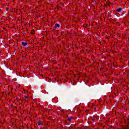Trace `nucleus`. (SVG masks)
<instances>
[{
	"instance_id": "1",
	"label": "nucleus",
	"mask_w": 129,
	"mask_h": 129,
	"mask_svg": "<svg viewBox=\"0 0 129 129\" xmlns=\"http://www.w3.org/2000/svg\"><path fill=\"white\" fill-rule=\"evenodd\" d=\"M121 10H122L121 8H119L116 9V11L118 12V13H120V12H121Z\"/></svg>"
},
{
	"instance_id": "2",
	"label": "nucleus",
	"mask_w": 129,
	"mask_h": 129,
	"mask_svg": "<svg viewBox=\"0 0 129 129\" xmlns=\"http://www.w3.org/2000/svg\"><path fill=\"white\" fill-rule=\"evenodd\" d=\"M54 28H55V29H56V28H60V25H59L58 24H56L54 25Z\"/></svg>"
},
{
	"instance_id": "3",
	"label": "nucleus",
	"mask_w": 129,
	"mask_h": 129,
	"mask_svg": "<svg viewBox=\"0 0 129 129\" xmlns=\"http://www.w3.org/2000/svg\"><path fill=\"white\" fill-rule=\"evenodd\" d=\"M27 43L26 42H22V46H27Z\"/></svg>"
},
{
	"instance_id": "4",
	"label": "nucleus",
	"mask_w": 129,
	"mask_h": 129,
	"mask_svg": "<svg viewBox=\"0 0 129 129\" xmlns=\"http://www.w3.org/2000/svg\"><path fill=\"white\" fill-rule=\"evenodd\" d=\"M72 120V117H68V120H69V121H71Z\"/></svg>"
},
{
	"instance_id": "5",
	"label": "nucleus",
	"mask_w": 129,
	"mask_h": 129,
	"mask_svg": "<svg viewBox=\"0 0 129 129\" xmlns=\"http://www.w3.org/2000/svg\"><path fill=\"white\" fill-rule=\"evenodd\" d=\"M38 125H41V124H42V122H41L40 121H38Z\"/></svg>"
},
{
	"instance_id": "6",
	"label": "nucleus",
	"mask_w": 129,
	"mask_h": 129,
	"mask_svg": "<svg viewBox=\"0 0 129 129\" xmlns=\"http://www.w3.org/2000/svg\"><path fill=\"white\" fill-rule=\"evenodd\" d=\"M24 97H25V98H28V95H26L25 96V95H23Z\"/></svg>"
},
{
	"instance_id": "7",
	"label": "nucleus",
	"mask_w": 129,
	"mask_h": 129,
	"mask_svg": "<svg viewBox=\"0 0 129 129\" xmlns=\"http://www.w3.org/2000/svg\"><path fill=\"white\" fill-rule=\"evenodd\" d=\"M92 120H93V121H94V119H92Z\"/></svg>"
}]
</instances>
